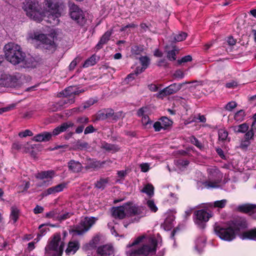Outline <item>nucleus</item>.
Here are the masks:
<instances>
[{"label":"nucleus","mask_w":256,"mask_h":256,"mask_svg":"<svg viewBox=\"0 0 256 256\" xmlns=\"http://www.w3.org/2000/svg\"><path fill=\"white\" fill-rule=\"evenodd\" d=\"M247 224L245 218H236L230 222L226 228L216 226L214 228L216 234L222 240L226 241H232L236 235H238L242 240H256V228L246 231L240 234L241 231L246 228Z\"/></svg>","instance_id":"f257e3e1"},{"label":"nucleus","mask_w":256,"mask_h":256,"mask_svg":"<svg viewBox=\"0 0 256 256\" xmlns=\"http://www.w3.org/2000/svg\"><path fill=\"white\" fill-rule=\"evenodd\" d=\"M156 246L155 238L140 236L127 245L126 253L127 256H148L156 252Z\"/></svg>","instance_id":"f03ea898"},{"label":"nucleus","mask_w":256,"mask_h":256,"mask_svg":"<svg viewBox=\"0 0 256 256\" xmlns=\"http://www.w3.org/2000/svg\"><path fill=\"white\" fill-rule=\"evenodd\" d=\"M6 58L14 64H18L25 61L26 54L20 46L14 42H9L4 46Z\"/></svg>","instance_id":"7ed1b4c3"},{"label":"nucleus","mask_w":256,"mask_h":256,"mask_svg":"<svg viewBox=\"0 0 256 256\" xmlns=\"http://www.w3.org/2000/svg\"><path fill=\"white\" fill-rule=\"evenodd\" d=\"M85 90L80 88L76 86H70L66 88L58 94V96H64V98L60 100L56 105L58 107L56 108H52V111L58 110L61 109L62 107L66 106V105H70L74 102L75 99L74 95H78L80 93L84 92Z\"/></svg>","instance_id":"20e7f679"},{"label":"nucleus","mask_w":256,"mask_h":256,"mask_svg":"<svg viewBox=\"0 0 256 256\" xmlns=\"http://www.w3.org/2000/svg\"><path fill=\"white\" fill-rule=\"evenodd\" d=\"M23 9L28 16L36 22L42 21L43 17L46 16L44 12L36 0H26Z\"/></svg>","instance_id":"39448f33"},{"label":"nucleus","mask_w":256,"mask_h":256,"mask_svg":"<svg viewBox=\"0 0 256 256\" xmlns=\"http://www.w3.org/2000/svg\"><path fill=\"white\" fill-rule=\"evenodd\" d=\"M44 6L48 22L53 25H57L60 22L59 18L61 16V12L59 10V4L57 0H44Z\"/></svg>","instance_id":"423d86ee"},{"label":"nucleus","mask_w":256,"mask_h":256,"mask_svg":"<svg viewBox=\"0 0 256 256\" xmlns=\"http://www.w3.org/2000/svg\"><path fill=\"white\" fill-rule=\"evenodd\" d=\"M64 242L60 234H56L45 248L46 254L52 256H61L64 250Z\"/></svg>","instance_id":"0eeeda50"},{"label":"nucleus","mask_w":256,"mask_h":256,"mask_svg":"<svg viewBox=\"0 0 256 256\" xmlns=\"http://www.w3.org/2000/svg\"><path fill=\"white\" fill-rule=\"evenodd\" d=\"M56 37V32L52 30L48 34H40L38 32H34L30 38L40 41L44 48L53 52L55 50L56 47V44L54 42V38Z\"/></svg>","instance_id":"6e6552de"},{"label":"nucleus","mask_w":256,"mask_h":256,"mask_svg":"<svg viewBox=\"0 0 256 256\" xmlns=\"http://www.w3.org/2000/svg\"><path fill=\"white\" fill-rule=\"evenodd\" d=\"M98 218L95 217H85L80 220L77 224L74 232L77 235H82L88 232L90 228L96 223Z\"/></svg>","instance_id":"1a4fd4ad"},{"label":"nucleus","mask_w":256,"mask_h":256,"mask_svg":"<svg viewBox=\"0 0 256 256\" xmlns=\"http://www.w3.org/2000/svg\"><path fill=\"white\" fill-rule=\"evenodd\" d=\"M140 60L142 66L136 67V70L134 72H132L127 76L126 80L138 78V74L142 72L147 68L150 64L149 58L147 56H142L140 58Z\"/></svg>","instance_id":"9d476101"},{"label":"nucleus","mask_w":256,"mask_h":256,"mask_svg":"<svg viewBox=\"0 0 256 256\" xmlns=\"http://www.w3.org/2000/svg\"><path fill=\"white\" fill-rule=\"evenodd\" d=\"M69 12L71 18L78 23L82 22L84 16L82 11L72 2H68Z\"/></svg>","instance_id":"9b49d317"},{"label":"nucleus","mask_w":256,"mask_h":256,"mask_svg":"<svg viewBox=\"0 0 256 256\" xmlns=\"http://www.w3.org/2000/svg\"><path fill=\"white\" fill-rule=\"evenodd\" d=\"M195 222L200 227H204V222H208L212 216V212H208L204 210H200L195 212Z\"/></svg>","instance_id":"f8f14e48"},{"label":"nucleus","mask_w":256,"mask_h":256,"mask_svg":"<svg viewBox=\"0 0 256 256\" xmlns=\"http://www.w3.org/2000/svg\"><path fill=\"white\" fill-rule=\"evenodd\" d=\"M182 84L174 83L160 90L156 94V96L159 98H162L166 95L171 94L179 90Z\"/></svg>","instance_id":"ddd939ff"},{"label":"nucleus","mask_w":256,"mask_h":256,"mask_svg":"<svg viewBox=\"0 0 256 256\" xmlns=\"http://www.w3.org/2000/svg\"><path fill=\"white\" fill-rule=\"evenodd\" d=\"M149 114L150 108L147 106L141 108L137 112L138 116L142 118V124L146 128H148V126L152 123L148 116Z\"/></svg>","instance_id":"4468645a"},{"label":"nucleus","mask_w":256,"mask_h":256,"mask_svg":"<svg viewBox=\"0 0 256 256\" xmlns=\"http://www.w3.org/2000/svg\"><path fill=\"white\" fill-rule=\"evenodd\" d=\"M130 207L128 204H125L122 206L114 208L112 210V216L117 218H124L126 214L130 211Z\"/></svg>","instance_id":"2eb2a0df"},{"label":"nucleus","mask_w":256,"mask_h":256,"mask_svg":"<svg viewBox=\"0 0 256 256\" xmlns=\"http://www.w3.org/2000/svg\"><path fill=\"white\" fill-rule=\"evenodd\" d=\"M238 210L240 212L249 214L256 219V205L250 204H244L239 206Z\"/></svg>","instance_id":"dca6fc26"},{"label":"nucleus","mask_w":256,"mask_h":256,"mask_svg":"<svg viewBox=\"0 0 256 256\" xmlns=\"http://www.w3.org/2000/svg\"><path fill=\"white\" fill-rule=\"evenodd\" d=\"M89 122V118L86 116H82L77 118L76 120V123L78 126L76 129V134L82 133L84 130V126Z\"/></svg>","instance_id":"f3484780"},{"label":"nucleus","mask_w":256,"mask_h":256,"mask_svg":"<svg viewBox=\"0 0 256 256\" xmlns=\"http://www.w3.org/2000/svg\"><path fill=\"white\" fill-rule=\"evenodd\" d=\"M74 126V123L72 122H64L53 130L52 133H51L52 136H57L62 132H66L68 128Z\"/></svg>","instance_id":"a211bd4d"},{"label":"nucleus","mask_w":256,"mask_h":256,"mask_svg":"<svg viewBox=\"0 0 256 256\" xmlns=\"http://www.w3.org/2000/svg\"><path fill=\"white\" fill-rule=\"evenodd\" d=\"M97 253L99 256H109L113 253V248L110 245H104L98 248Z\"/></svg>","instance_id":"6ab92c4d"},{"label":"nucleus","mask_w":256,"mask_h":256,"mask_svg":"<svg viewBox=\"0 0 256 256\" xmlns=\"http://www.w3.org/2000/svg\"><path fill=\"white\" fill-rule=\"evenodd\" d=\"M80 248V244L77 241L70 242L68 248L66 250L67 255H72L74 254Z\"/></svg>","instance_id":"aec40b11"},{"label":"nucleus","mask_w":256,"mask_h":256,"mask_svg":"<svg viewBox=\"0 0 256 256\" xmlns=\"http://www.w3.org/2000/svg\"><path fill=\"white\" fill-rule=\"evenodd\" d=\"M112 34V32L110 30H108L102 35L99 42L96 46L97 50L102 48L103 45L108 42Z\"/></svg>","instance_id":"412c9836"},{"label":"nucleus","mask_w":256,"mask_h":256,"mask_svg":"<svg viewBox=\"0 0 256 256\" xmlns=\"http://www.w3.org/2000/svg\"><path fill=\"white\" fill-rule=\"evenodd\" d=\"M175 216L174 214H168L162 226L166 230H170L174 226Z\"/></svg>","instance_id":"4be33fe9"},{"label":"nucleus","mask_w":256,"mask_h":256,"mask_svg":"<svg viewBox=\"0 0 256 256\" xmlns=\"http://www.w3.org/2000/svg\"><path fill=\"white\" fill-rule=\"evenodd\" d=\"M68 166L69 169L74 172H80L82 168V164L80 162L74 160L70 161L68 163Z\"/></svg>","instance_id":"5701e85b"},{"label":"nucleus","mask_w":256,"mask_h":256,"mask_svg":"<svg viewBox=\"0 0 256 256\" xmlns=\"http://www.w3.org/2000/svg\"><path fill=\"white\" fill-rule=\"evenodd\" d=\"M52 137V134L48 132H44L38 134L33 138L36 142H46L49 140Z\"/></svg>","instance_id":"b1692460"},{"label":"nucleus","mask_w":256,"mask_h":256,"mask_svg":"<svg viewBox=\"0 0 256 256\" xmlns=\"http://www.w3.org/2000/svg\"><path fill=\"white\" fill-rule=\"evenodd\" d=\"M101 148L106 151L112 153L116 152L120 150V147L118 145L106 142L102 144Z\"/></svg>","instance_id":"393cba45"},{"label":"nucleus","mask_w":256,"mask_h":256,"mask_svg":"<svg viewBox=\"0 0 256 256\" xmlns=\"http://www.w3.org/2000/svg\"><path fill=\"white\" fill-rule=\"evenodd\" d=\"M220 181L221 180L220 178V176H218V178L214 180L210 178L209 180L204 182L203 184L207 188H218L219 186V184Z\"/></svg>","instance_id":"a878e982"},{"label":"nucleus","mask_w":256,"mask_h":256,"mask_svg":"<svg viewBox=\"0 0 256 256\" xmlns=\"http://www.w3.org/2000/svg\"><path fill=\"white\" fill-rule=\"evenodd\" d=\"M65 186V184H60L54 186L50 188H48L46 191V195L47 196L51 194H54L56 192H60L63 190Z\"/></svg>","instance_id":"bb28decb"},{"label":"nucleus","mask_w":256,"mask_h":256,"mask_svg":"<svg viewBox=\"0 0 256 256\" xmlns=\"http://www.w3.org/2000/svg\"><path fill=\"white\" fill-rule=\"evenodd\" d=\"M55 174L54 170L44 171L37 174L36 178L38 179L52 178Z\"/></svg>","instance_id":"cd10ccee"},{"label":"nucleus","mask_w":256,"mask_h":256,"mask_svg":"<svg viewBox=\"0 0 256 256\" xmlns=\"http://www.w3.org/2000/svg\"><path fill=\"white\" fill-rule=\"evenodd\" d=\"M206 239L204 238H198L196 241L195 248L198 253H200L205 246Z\"/></svg>","instance_id":"c85d7f7f"},{"label":"nucleus","mask_w":256,"mask_h":256,"mask_svg":"<svg viewBox=\"0 0 256 256\" xmlns=\"http://www.w3.org/2000/svg\"><path fill=\"white\" fill-rule=\"evenodd\" d=\"M248 126L246 123L232 127L234 132L237 133H244L248 131Z\"/></svg>","instance_id":"c756f323"},{"label":"nucleus","mask_w":256,"mask_h":256,"mask_svg":"<svg viewBox=\"0 0 256 256\" xmlns=\"http://www.w3.org/2000/svg\"><path fill=\"white\" fill-rule=\"evenodd\" d=\"M20 81H0V86L4 87L18 88L20 87Z\"/></svg>","instance_id":"7c9ffc66"},{"label":"nucleus","mask_w":256,"mask_h":256,"mask_svg":"<svg viewBox=\"0 0 256 256\" xmlns=\"http://www.w3.org/2000/svg\"><path fill=\"white\" fill-rule=\"evenodd\" d=\"M246 116V113L243 110L236 112L234 115V120L237 122H242L244 120Z\"/></svg>","instance_id":"2f4dec72"},{"label":"nucleus","mask_w":256,"mask_h":256,"mask_svg":"<svg viewBox=\"0 0 256 256\" xmlns=\"http://www.w3.org/2000/svg\"><path fill=\"white\" fill-rule=\"evenodd\" d=\"M187 36L186 33L182 32L178 34H174L173 40L172 41L174 42H182L186 38Z\"/></svg>","instance_id":"473e14b6"},{"label":"nucleus","mask_w":256,"mask_h":256,"mask_svg":"<svg viewBox=\"0 0 256 256\" xmlns=\"http://www.w3.org/2000/svg\"><path fill=\"white\" fill-rule=\"evenodd\" d=\"M19 210L16 206H12L11 208V212L10 218L14 223L16 222L19 218Z\"/></svg>","instance_id":"72a5a7b5"},{"label":"nucleus","mask_w":256,"mask_h":256,"mask_svg":"<svg viewBox=\"0 0 256 256\" xmlns=\"http://www.w3.org/2000/svg\"><path fill=\"white\" fill-rule=\"evenodd\" d=\"M98 61L96 55H92L90 58L86 60L83 64L84 68H88L94 65Z\"/></svg>","instance_id":"f704fd0d"},{"label":"nucleus","mask_w":256,"mask_h":256,"mask_svg":"<svg viewBox=\"0 0 256 256\" xmlns=\"http://www.w3.org/2000/svg\"><path fill=\"white\" fill-rule=\"evenodd\" d=\"M154 188L150 184H148L144 186V188L142 190V192L146 193L149 196H152L154 194Z\"/></svg>","instance_id":"c9c22d12"},{"label":"nucleus","mask_w":256,"mask_h":256,"mask_svg":"<svg viewBox=\"0 0 256 256\" xmlns=\"http://www.w3.org/2000/svg\"><path fill=\"white\" fill-rule=\"evenodd\" d=\"M108 182V179L100 178L95 184L96 187L98 188L104 190Z\"/></svg>","instance_id":"e433bc0d"},{"label":"nucleus","mask_w":256,"mask_h":256,"mask_svg":"<svg viewBox=\"0 0 256 256\" xmlns=\"http://www.w3.org/2000/svg\"><path fill=\"white\" fill-rule=\"evenodd\" d=\"M74 146L75 149L84 150H86L88 148V144L86 142L78 140L74 144Z\"/></svg>","instance_id":"4c0bfd02"},{"label":"nucleus","mask_w":256,"mask_h":256,"mask_svg":"<svg viewBox=\"0 0 256 256\" xmlns=\"http://www.w3.org/2000/svg\"><path fill=\"white\" fill-rule=\"evenodd\" d=\"M178 52V50L175 47L172 50L168 52L167 58L170 60H176V54Z\"/></svg>","instance_id":"58836bf2"},{"label":"nucleus","mask_w":256,"mask_h":256,"mask_svg":"<svg viewBox=\"0 0 256 256\" xmlns=\"http://www.w3.org/2000/svg\"><path fill=\"white\" fill-rule=\"evenodd\" d=\"M218 139L220 140L224 141L226 140L228 136V132L224 129H220L218 132Z\"/></svg>","instance_id":"ea45409f"},{"label":"nucleus","mask_w":256,"mask_h":256,"mask_svg":"<svg viewBox=\"0 0 256 256\" xmlns=\"http://www.w3.org/2000/svg\"><path fill=\"white\" fill-rule=\"evenodd\" d=\"M161 120V124L163 126L164 129L171 126L172 122L166 116H163L160 119Z\"/></svg>","instance_id":"a19ab883"},{"label":"nucleus","mask_w":256,"mask_h":256,"mask_svg":"<svg viewBox=\"0 0 256 256\" xmlns=\"http://www.w3.org/2000/svg\"><path fill=\"white\" fill-rule=\"evenodd\" d=\"M146 204L149 209L153 212H157L158 208L156 206L154 201L152 200H148Z\"/></svg>","instance_id":"79ce46f5"},{"label":"nucleus","mask_w":256,"mask_h":256,"mask_svg":"<svg viewBox=\"0 0 256 256\" xmlns=\"http://www.w3.org/2000/svg\"><path fill=\"white\" fill-rule=\"evenodd\" d=\"M71 216V214L66 212L62 214H58L57 220L62 222Z\"/></svg>","instance_id":"37998d69"},{"label":"nucleus","mask_w":256,"mask_h":256,"mask_svg":"<svg viewBox=\"0 0 256 256\" xmlns=\"http://www.w3.org/2000/svg\"><path fill=\"white\" fill-rule=\"evenodd\" d=\"M226 202L227 200H217L214 202L213 206L215 208H223L226 205Z\"/></svg>","instance_id":"c03bdc74"},{"label":"nucleus","mask_w":256,"mask_h":256,"mask_svg":"<svg viewBox=\"0 0 256 256\" xmlns=\"http://www.w3.org/2000/svg\"><path fill=\"white\" fill-rule=\"evenodd\" d=\"M58 212L56 210L49 212L46 214V217L57 220Z\"/></svg>","instance_id":"a18cd8bd"},{"label":"nucleus","mask_w":256,"mask_h":256,"mask_svg":"<svg viewBox=\"0 0 256 256\" xmlns=\"http://www.w3.org/2000/svg\"><path fill=\"white\" fill-rule=\"evenodd\" d=\"M192 60V57L190 55H188L182 57V58L178 60L177 62L179 65L182 64V63H186Z\"/></svg>","instance_id":"49530a36"},{"label":"nucleus","mask_w":256,"mask_h":256,"mask_svg":"<svg viewBox=\"0 0 256 256\" xmlns=\"http://www.w3.org/2000/svg\"><path fill=\"white\" fill-rule=\"evenodd\" d=\"M237 106V104L236 102L232 101L228 102L225 106L224 108L226 110L228 111L232 110L234 108H236Z\"/></svg>","instance_id":"de8ad7c7"},{"label":"nucleus","mask_w":256,"mask_h":256,"mask_svg":"<svg viewBox=\"0 0 256 256\" xmlns=\"http://www.w3.org/2000/svg\"><path fill=\"white\" fill-rule=\"evenodd\" d=\"M81 60V58L79 57L75 58L70 64L69 66V68L70 70H73L77 64Z\"/></svg>","instance_id":"09e8293b"},{"label":"nucleus","mask_w":256,"mask_h":256,"mask_svg":"<svg viewBox=\"0 0 256 256\" xmlns=\"http://www.w3.org/2000/svg\"><path fill=\"white\" fill-rule=\"evenodd\" d=\"M18 78L16 76H10L6 74H4L2 76V78H0V80H18Z\"/></svg>","instance_id":"8fccbe9b"},{"label":"nucleus","mask_w":256,"mask_h":256,"mask_svg":"<svg viewBox=\"0 0 256 256\" xmlns=\"http://www.w3.org/2000/svg\"><path fill=\"white\" fill-rule=\"evenodd\" d=\"M173 76L176 78L182 79L184 78V74L182 71L180 70H176L173 74Z\"/></svg>","instance_id":"3c124183"},{"label":"nucleus","mask_w":256,"mask_h":256,"mask_svg":"<svg viewBox=\"0 0 256 256\" xmlns=\"http://www.w3.org/2000/svg\"><path fill=\"white\" fill-rule=\"evenodd\" d=\"M33 133L29 130H26L23 132H19L18 136L21 138H24L27 136H32Z\"/></svg>","instance_id":"603ef678"},{"label":"nucleus","mask_w":256,"mask_h":256,"mask_svg":"<svg viewBox=\"0 0 256 256\" xmlns=\"http://www.w3.org/2000/svg\"><path fill=\"white\" fill-rule=\"evenodd\" d=\"M96 102V100L92 99H90L85 103L84 104L82 107V109L84 110L85 109L89 108L90 106L94 104Z\"/></svg>","instance_id":"864d4df0"},{"label":"nucleus","mask_w":256,"mask_h":256,"mask_svg":"<svg viewBox=\"0 0 256 256\" xmlns=\"http://www.w3.org/2000/svg\"><path fill=\"white\" fill-rule=\"evenodd\" d=\"M100 240V238L98 236H94L90 242V245L91 247L94 248L96 246Z\"/></svg>","instance_id":"5fc2aeb1"},{"label":"nucleus","mask_w":256,"mask_h":256,"mask_svg":"<svg viewBox=\"0 0 256 256\" xmlns=\"http://www.w3.org/2000/svg\"><path fill=\"white\" fill-rule=\"evenodd\" d=\"M96 131V130L92 125H90L86 126L84 130V134L92 133Z\"/></svg>","instance_id":"6e6d98bb"},{"label":"nucleus","mask_w":256,"mask_h":256,"mask_svg":"<svg viewBox=\"0 0 256 256\" xmlns=\"http://www.w3.org/2000/svg\"><path fill=\"white\" fill-rule=\"evenodd\" d=\"M250 144V141L245 139V140L241 142L240 148L242 150H246Z\"/></svg>","instance_id":"4d7b16f0"},{"label":"nucleus","mask_w":256,"mask_h":256,"mask_svg":"<svg viewBox=\"0 0 256 256\" xmlns=\"http://www.w3.org/2000/svg\"><path fill=\"white\" fill-rule=\"evenodd\" d=\"M153 127L156 132H159L162 129H164L163 126H162L161 122H156L154 123L153 125Z\"/></svg>","instance_id":"13d9d810"},{"label":"nucleus","mask_w":256,"mask_h":256,"mask_svg":"<svg viewBox=\"0 0 256 256\" xmlns=\"http://www.w3.org/2000/svg\"><path fill=\"white\" fill-rule=\"evenodd\" d=\"M104 110L105 112V118H110L114 116V112L112 110L108 109Z\"/></svg>","instance_id":"bf43d9fd"},{"label":"nucleus","mask_w":256,"mask_h":256,"mask_svg":"<svg viewBox=\"0 0 256 256\" xmlns=\"http://www.w3.org/2000/svg\"><path fill=\"white\" fill-rule=\"evenodd\" d=\"M254 134V130H252V128L250 130L247 132L245 134L244 138L246 140H249L250 139L252 138Z\"/></svg>","instance_id":"052dcab7"},{"label":"nucleus","mask_w":256,"mask_h":256,"mask_svg":"<svg viewBox=\"0 0 256 256\" xmlns=\"http://www.w3.org/2000/svg\"><path fill=\"white\" fill-rule=\"evenodd\" d=\"M140 166L141 171L144 172H147L150 169V164L148 163H142Z\"/></svg>","instance_id":"680f3d73"},{"label":"nucleus","mask_w":256,"mask_h":256,"mask_svg":"<svg viewBox=\"0 0 256 256\" xmlns=\"http://www.w3.org/2000/svg\"><path fill=\"white\" fill-rule=\"evenodd\" d=\"M44 208L42 206L37 205L34 209V212L35 214H40L43 212Z\"/></svg>","instance_id":"e2e57ef3"},{"label":"nucleus","mask_w":256,"mask_h":256,"mask_svg":"<svg viewBox=\"0 0 256 256\" xmlns=\"http://www.w3.org/2000/svg\"><path fill=\"white\" fill-rule=\"evenodd\" d=\"M70 111H71V112H72L73 114H74L82 112L84 111V110L82 109V106H79V107L74 108L72 109H70Z\"/></svg>","instance_id":"0e129e2a"},{"label":"nucleus","mask_w":256,"mask_h":256,"mask_svg":"<svg viewBox=\"0 0 256 256\" xmlns=\"http://www.w3.org/2000/svg\"><path fill=\"white\" fill-rule=\"evenodd\" d=\"M191 142H192L198 148H201L202 147V144L198 140L197 138H196L194 137H192L191 138Z\"/></svg>","instance_id":"69168bd1"},{"label":"nucleus","mask_w":256,"mask_h":256,"mask_svg":"<svg viewBox=\"0 0 256 256\" xmlns=\"http://www.w3.org/2000/svg\"><path fill=\"white\" fill-rule=\"evenodd\" d=\"M238 85L236 81H232L226 84V86L228 88H234Z\"/></svg>","instance_id":"338daca9"},{"label":"nucleus","mask_w":256,"mask_h":256,"mask_svg":"<svg viewBox=\"0 0 256 256\" xmlns=\"http://www.w3.org/2000/svg\"><path fill=\"white\" fill-rule=\"evenodd\" d=\"M14 106H6L5 108H0V114H2L4 112H7L11 110Z\"/></svg>","instance_id":"774afa93"}]
</instances>
